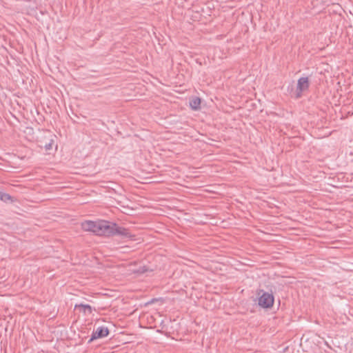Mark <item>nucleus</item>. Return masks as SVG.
<instances>
[{
  "label": "nucleus",
  "instance_id": "1",
  "mask_svg": "<svg viewBox=\"0 0 353 353\" xmlns=\"http://www.w3.org/2000/svg\"><path fill=\"white\" fill-rule=\"evenodd\" d=\"M81 228L84 231L92 232L96 235L105 236L109 230L108 221H85L81 223Z\"/></svg>",
  "mask_w": 353,
  "mask_h": 353
},
{
  "label": "nucleus",
  "instance_id": "2",
  "mask_svg": "<svg viewBox=\"0 0 353 353\" xmlns=\"http://www.w3.org/2000/svg\"><path fill=\"white\" fill-rule=\"evenodd\" d=\"M108 228L110 229L106 233V236L117 235L123 238L131 239L134 237V236L130 234L128 229L120 227L114 223L108 221Z\"/></svg>",
  "mask_w": 353,
  "mask_h": 353
},
{
  "label": "nucleus",
  "instance_id": "3",
  "mask_svg": "<svg viewBox=\"0 0 353 353\" xmlns=\"http://www.w3.org/2000/svg\"><path fill=\"white\" fill-rule=\"evenodd\" d=\"M274 296L268 292L263 294L259 298V305L264 308H269L273 305Z\"/></svg>",
  "mask_w": 353,
  "mask_h": 353
},
{
  "label": "nucleus",
  "instance_id": "4",
  "mask_svg": "<svg viewBox=\"0 0 353 353\" xmlns=\"http://www.w3.org/2000/svg\"><path fill=\"white\" fill-rule=\"evenodd\" d=\"M109 332L108 327L104 326L99 327L96 330L92 332L91 338L89 339L88 343H91L97 339L105 337L109 334Z\"/></svg>",
  "mask_w": 353,
  "mask_h": 353
},
{
  "label": "nucleus",
  "instance_id": "5",
  "mask_svg": "<svg viewBox=\"0 0 353 353\" xmlns=\"http://www.w3.org/2000/svg\"><path fill=\"white\" fill-rule=\"evenodd\" d=\"M310 83L308 77H301L297 82L296 87V98H299L301 96V92L307 90L309 88Z\"/></svg>",
  "mask_w": 353,
  "mask_h": 353
},
{
  "label": "nucleus",
  "instance_id": "6",
  "mask_svg": "<svg viewBox=\"0 0 353 353\" xmlns=\"http://www.w3.org/2000/svg\"><path fill=\"white\" fill-rule=\"evenodd\" d=\"M190 105L193 110H198L200 108L201 99L199 97H194L190 101Z\"/></svg>",
  "mask_w": 353,
  "mask_h": 353
},
{
  "label": "nucleus",
  "instance_id": "7",
  "mask_svg": "<svg viewBox=\"0 0 353 353\" xmlns=\"http://www.w3.org/2000/svg\"><path fill=\"white\" fill-rule=\"evenodd\" d=\"M0 199L4 202H8L12 201V196L7 193H3L0 191Z\"/></svg>",
  "mask_w": 353,
  "mask_h": 353
},
{
  "label": "nucleus",
  "instance_id": "8",
  "mask_svg": "<svg viewBox=\"0 0 353 353\" xmlns=\"http://www.w3.org/2000/svg\"><path fill=\"white\" fill-rule=\"evenodd\" d=\"M79 307H83L84 309V312L88 310L89 313H92V307L90 305L81 304L79 305Z\"/></svg>",
  "mask_w": 353,
  "mask_h": 353
},
{
  "label": "nucleus",
  "instance_id": "9",
  "mask_svg": "<svg viewBox=\"0 0 353 353\" xmlns=\"http://www.w3.org/2000/svg\"><path fill=\"white\" fill-rule=\"evenodd\" d=\"M52 142L53 141L52 140L50 143L45 145V148L46 150L52 149Z\"/></svg>",
  "mask_w": 353,
  "mask_h": 353
}]
</instances>
